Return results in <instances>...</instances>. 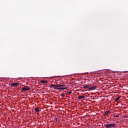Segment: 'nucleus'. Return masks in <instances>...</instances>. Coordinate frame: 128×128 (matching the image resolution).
<instances>
[{
	"label": "nucleus",
	"mask_w": 128,
	"mask_h": 128,
	"mask_svg": "<svg viewBox=\"0 0 128 128\" xmlns=\"http://www.w3.org/2000/svg\"><path fill=\"white\" fill-rule=\"evenodd\" d=\"M105 127L106 128H116V124L114 123L106 124Z\"/></svg>",
	"instance_id": "f257e3e1"
},
{
	"label": "nucleus",
	"mask_w": 128,
	"mask_h": 128,
	"mask_svg": "<svg viewBox=\"0 0 128 128\" xmlns=\"http://www.w3.org/2000/svg\"><path fill=\"white\" fill-rule=\"evenodd\" d=\"M50 88H53L54 90H66V88H57L56 84H52L50 86Z\"/></svg>",
	"instance_id": "f03ea898"
},
{
	"label": "nucleus",
	"mask_w": 128,
	"mask_h": 128,
	"mask_svg": "<svg viewBox=\"0 0 128 128\" xmlns=\"http://www.w3.org/2000/svg\"><path fill=\"white\" fill-rule=\"evenodd\" d=\"M22 90L24 92H26V90H30V88L29 87L26 86L22 88Z\"/></svg>",
	"instance_id": "7ed1b4c3"
},
{
	"label": "nucleus",
	"mask_w": 128,
	"mask_h": 128,
	"mask_svg": "<svg viewBox=\"0 0 128 128\" xmlns=\"http://www.w3.org/2000/svg\"><path fill=\"white\" fill-rule=\"evenodd\" d=\"M108 114H110V110H107L104 114V116H108Z\"/></svg>",
	"instance_id": "20e7f679"
},
{
	"label": "nucleus",
	"mask_w": 128,
	"mask_h": 128,
	"mask_svg": "<svg viewBox=\"0 0 128 128\" xmlns=\"http://www.w3.org/2000/svg\"><path fill=\"white\" fill-rule=\"evenodd\" d=\"M96 86H92L90 88H89L88 90H96Z\"/></svg>",
	"instance_id": "39448f33"
},
{
	"label": "nucleus",
	"mask_w": 128,
	"mask_h": 128,
	"mask_svg": "<svg viewBox=\"0 0 128 128\" xmlns=\"http://www.w3.org/2000/svg\"><path fill=\"white\" fill-rule=\"evenodd\" d=\"M90 88V86L86 84L82 85V88Z\"/></svg>",
	"instance_id": "423d86ee"
},
{
	"label": "nucleus",
	"mask_w": 128,
	"mask_h": 128,
	"mask_svg": "<svg viewBox=\"0 0 128 128\" xmlns=\"http://www.w3.org/2000/svg\"><path fill=\"white\" fill-rule=\"evenodd\" d=\"M19 84L18 83H12L11 86H18Z\"/></svg>",
	"instance_id": "0eeeda50"
},
{
	"label": "nucleus",
	"mask_w": 128,
	"mask_h": 128,
	"mask_svg": "<svg viewBox=\"0 0 128 128\" xmlns=\"http://www.w3.org/2000/svg\"><path fill=\"white\" fill-rule=\"evenodd\" d=\"M35 112H40V107H36L35 108Z\"/></svg>",
	"instance_id": "6e6552de"
},
{
	"label": "nucleus",
	"mask_w": 128,
	"mask_h": 128,
	"mask_svg": "<svg viewBox=\"0 0 128 128\" xmlns=\"http://www.w3.org/2000/svg\"><path fill=\"white\" fill-rule=\"evenodd\" d=\"M57 88H62V86H62V84H56Z\"/></svg>",
	"instance_id": "1a4fd4ad"
},
{
	"label": "nucleus",
	"mask_w": 128,
	"mask_h": 128,
	"mask_svg": "<svg viewBox=\"0 0 128 128\" xmlns=\"http://www.w3.org/2000/svg\"><path fill=\"white\" fill-rule=\"evenodd\" d=\"M84 96H78V100H82V98H84Z\"/></svg>",
	"instance_id": "9d476101"
},
{
	"label": "nucleus",
	"mask_w": 128,
	"mask_h": 128,
	"mask_svg": "<svg viewBox=\"0 0 128 128\" xmlns=\"http://www.w3.org/2000/svg\"><path fill=\"white\" fill-rule=\"evenodd\" d=\"M42 84H48V81L46 80H43L41 82Z\"/></svg>",
	"instance_id": "9b49d317"
},
{
	"label": "nucleus",
	"mask_w": 128,
	"mask_h": 128,
	"mask_svg": "<svg viewBox=\"0 0 128 128\" xmlns=\"http://www.w3.org/2000/svg\"><path fill=\"white\" fill-rule=\"evenodd\" d=\"M120 96L118 97L116 99H115V102H118V100H120Z\"/></svg>",
	"instance_id": "f8f14e48"
},
{
	"label": "nucleus",
	"mask_w": 128,
	"mask_h": 128,
	"mask_svg": "<svg viewBox=\"0 0 128 128\" xmlns=\"http://www.w3.org/2000/svg\"><path fill=\"white\" fill-rule=\"evenodd\" d=\"M70 94H72V92L71 91L68 92H67L68 96H70Z\"/></svg>",
	"instance_id": "ddd939ff"
},
{
	"label": "nucleus",
	"mask_w": 128,
	"mask_h": 128,
	"mask_svg": "<svg viewBox=\"0 0 128 128\" xmlns=\"http://www.w3.org/2000/svg\"><path fill=\"white\" fill-rule=\"evenodd\" d=\"M61 96H62V98H64V93H62L60 94Z\"/></svg>",
	"instance_id": "4468645a"
},
{
	"label": "nucleus",
	"mask_w": 128,
	"mask_h": 128,
	"mask_svg": "<svg viewBox=\"0 0 128 128\" xmlns=\"http://www.w3.org/2000/svg\"><path fill=\"white\" fill-rule=\"evenodd\" d=\"M118 115H116V116H114V118H118Z\"/></svg>",
	"instance_id": "2eb2a0df"
},
{
	"label": "nucleus",
	"mask_w": 128,
	"mask_h": 128,
	"mask_svg": "<svg viewBox=\"0 0 128 128\" xmlns=\"http://www.w3.org/2000/svg\"><path fill=\"white\" fill-rule=\"evenodd\" d=\"M54 120H56V122H58V118H54Z\"/></svg>",
	"instance_id": "dca6fc26"
},
{
	"label": "nucleus",
	"mask_w": 128,
	"mask_h": 128,
	"mask_svg": "<svg viewBox=\"0 0 128 128\" xmlns=\"http://www.w3.org/2000/svg\"><path fill=\"white\" fill-rule=\"evenodd\" d=\"M62 86H64V84H62Z\"/></svg>",
	"instance_id": "f3484780"
}]
</instances>
